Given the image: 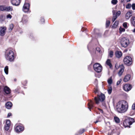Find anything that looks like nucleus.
Masks as SVG:
<instances>
[{
    "mask_svg": "<svg viewBox=\"0 0 135 135\" xmlns=\"http://www.w3.org/2000/svg\"><path fill=\"white\" fill-rule=\"evenodd\" d=\"M128 107V104L126 101L124 100H121L117 103L116 109L119 113H124L127 111Z\"/></svg>",
    "mask_w": 135,
    "mask_h": 135,
    "instance_id": "f257e3e1",
    "label": "nucleus"
},
{
    "mask_svg": "<svg viewBox=\"0 0 135 135\" xmlns=\"http://www.w3.org/2000/svg\"><path fill=\"white\" fill-rule=\"evenodd\" d=\"M6 59L10 61H13L14 59V54L12 50L10 49L7 50L5 53Z\"/></svg>",
    "mask_w": 135,
    "mask_h": 135,
    "instance_id": "f03ea898",
    "label": "nucleus"
},
{
    "mask_svg": "<svg viewBox=\"0 0 135 135\" xmlns=\"http://www.w3.org/2000/svg\"><path fill=\"white\" fill-rule=\"evenodd\" d=\"M133 120L134 119L133 118H127L124 121L123 124L124 127H130V126L134 122Z\"/></svg>",
    "mask_w": 135,
    "mask_h": 135,
    "instance_id": "7ed1b4c3",
    "label": "nucleus"
},
{
    "mask_svg": "<svg viewBox=\"0 0 135 135\" xmlns=\"http://www.w3.org/2000/svg\"><path fill=\"white\" fill-rule=\"evenodd\" d=\"M105 99V96L104 94H101L100 95H98L97 97H95L94 99L97 104L99 103V101L103 102Z\"/></svg>",
    "mask_w": 135,
    "mask_h": 135,
    "instance_id": "20e7f679",
    "label": "nucleus"
},
{
    "mask_svg": "<svg viewBox=\"0 0 135 135\" xmlns=\"http://www.w3.org/2000/svg\"><path fill=\"white\" fill-rule=\"evenodd\" d=\"M120 43L122 47H126L128 46L129 42L128 39L125 37H123L121 39Z\"/></svg>",
    "mask_w": 135,
    "mask_h": 135,
    "instance_id": "39448f33",
    "label": "nucleus"
},
{
    "mask_svg": "<svg viewBox=\"0 0 135 135\" xmlns=\"http://www.w3.org/2000/svg\"><path fill=\"white\" fill-rule=\"evenodd\" d=\"M93 68L94 70L97 72H100L102 69V66L99 63H96L94 64Z\"/></svg>",
    "mask_w": 135,
    "mask_h": 135,
    "instance_id": "423d86ee",
    "label": "nucleus"
},
{
    "mask_svg": "<svg viewBox=\"0 0 135 135\" xmlns=\"http://www.w3.org/2000/svg\"><path fill=\"white\" fill-rule=\"evenodd\" d=\"M124 62L125 64L129 66L132 64V59L131 57L127 56L124 59Z\"/></svg>",
    "mask_w": 135,
    "mask_h": 135,
    "instance_id": "0eeeda50",
    "label": "nucleus"
},
{
    "mask_svg": "<svg viewBox=\"0 0 135 135\" xmlns=\"http://www.w3.org/2000/svg\"><path fill=\"white\" fill-rule=\"evenodd\" d=\"M7 28L6 27H0V35L1 36H4L6 33Z\"/></svg>",
    "mask_w": 135,
    "mask_h": 135,
    "instance_id": "6e6552de",
    "label": "nucleus"
},
{
    "mask_svg": "<svg viewBox=\"0 0 135 135\" xmlns=\"http://www.w3.org/2000/svg\"><path fill=\"white\" fill-rule=\"evenodd\" d=\"M30 7V4L28 3L24 4L23 8V11L25 12H28V11Z\"/></svg>",
    "mask_w": 135,
    "mask_h": 135,
    "instance_id": "1a4fd4ad",
    "label": "nucleus"
},
{
    "mask_svg": "<svg viewBox=\"0 0 135 135\" xmlns=\"http://www.w3.org/2000/svg\"><path fill=\"white\" fill-rule=\"evenodd\" d=\"M132 87V86L131 85L128 84H127L124 85L123 88L125 91H127L130 90Z\"/></svg>",
    "mask_w": 135,
    "mask_h": 135,
    "instance_id": "9d476101",
    "label": "nucleus"
},
{
    "mask_svg": "<svg viewBox=\"0 0 135 135\" xmlns=\"http://www.w3.org/2000/svg\"><path fill=\"white\" fill-rule=\"evenodd\" d=\"M132 15V11H129L126 14L125 18L127 20L129 19V18Z\"/></svg>",
    "mask_w": 135,
    "mask_h": 135,
    "instance_id": "9b49d317",
    "label": "nucleus"
},
{
    "mask_svg": "<svg viewBox=\"0 0 135 135\" xmlns=\"http://www.w3.org/2000/svg\"><path fill=\"white\" fill-rule=\"evenodd\" d=\"M20 3V0H12L11 1V3L14 5L18 6Z\"/></svg>",
    "mask_w": 135,
    "mask_h": 135,
    "instance_id": "f8f14e48",
    "label": "nucleus"
},
{
    "mask_svg": "<svg viewBox=\"0 0 135 135\" xmlns=\"http://www.w3.org/2000/svg\"><path fill=\"white\" fill-rule=\"evenodd\" d=\"M23 129V127L20 126H17L15 128V130L17 132L22 131Z\"/></svg>",
    "mask_w": 135,
    "mask_h": 135,
    "instance_id": "ddd939ff",
    "label": "nucleus"
},
{
    "mask_svg": "<svg viewBox=\"0 0 135 135\" xmlns=\"http://www.w3.org/2000/svg\"><path fill=\"white\" fill-rule=\"evenodd\" d=\"M4 91L5 93L7 94H9L11 92V90L7 86L4 87Z\"/></svg>",
    "mask_w": 135,
    "mask_h": 135,
    "instance_id": "4468645a",
    "label": "nucleus"
},
{
    "mask_svg": "<svg viewBox=\"0 0 135 135\" xmlns=\"http://www.w3.org/2000/svg\"><path fill=\"white\" fill-rule=\"evenodd\" d=\"M130 75L128 74L126 75L123 79V80L125 82H126L128 81L131 78Z\"/></svg>",
    "mask_w": 135,
    "mask_h": 135,
    "instance_id": "2eb2a0df",
    "label": "nucleus"
},
{
    "mask_svg": "<svg viewBox=\"0 0 135 135\" xmlns=\"http://www.w3.org/2000/svg\"><path fill=\"white\" fill-rule=\"evenodd\" d=\"M13 10L12 7L11 6H4V11H11Z\"/></svg>",
    "mask_w": 135,
    "mask_h": 135,
    "instance_id": "dca6fc26",
    "label": "nucleus"
},
{
    "mask_svg": "<svg viewBox=\"0 0 135 135\" xmlns=\"http://www.w3.org/2000/svg\"><path fill=\"white\" fill-rule=\"evenodd\" d=\"M115 54L116 57L119 58L121 56L122 53L120 51H117L115 52Z\"/></svg>",
    "mask_w": 135,
    "mask_h": 135,
    "instance_id": "f3484780",
    "label": "nucleus"
},
{
    "mask_svg": "<svg viewBox=\"0 0 135 135\" xmlns=\"http://www.w3.org/2000/svg\"><path fill=\"white\" fill-rule=\"evenodd\" d=\"M12 105V103L10 102H7L6 104V108L8 109H10Z\"/></svg>",
    "mask_w": 135,
    "mask_h": 135,
    "instance_id": "a211bd4d",
    "label": "nucleus"
},
{
    "mask_svg": "<svg viewBox=\"0 0 135 135\" xmlns=\"http://www.w3.org/2000/svg\"><path fill=\"white\" fill-rule=\"evenodd\" d=\"M122 68H120L118 72V74L119 76H121L124 71V67L122 65Z\"/></svg>",
    "mask_w": 135,
    "mask_h": 135,
    "instance_id": "6ab92c4d",
    "label": "nucleus"
},
{
    "mask_svg": "<svg viewBox=\"0 0 135 135\" xmlns=\"http://www.w3.org/2000/svg\"><path fill=\"white\" fill-rule=\"evenodd\" d=\"M132 24L135 26V17H132L131 19Z\"/></svg>",
    "mask_w": 135,
    "mask_h": 135,
    "instance_id": "aec40b11",
    "label": "nucleus"
},
{
    "mask_svg": "<svg viewBox=\"0 0 135 135\" xmlns=\"http://www.w3.org/2000/svg\"><path fill=\"white\" fill-rule=\"evenodd\" d=\"M106 63L107 65L109 66L111 68L112 66V65L110 62V59H108L106 61Z\"/></svg>",
    "mask_w": 135,
    "mask_h": 135,
    "instance_id": "412c9836",
    "label": "nucleus"
},
{
    "mask_svg": "<svg viewBox=\"0 0 135 135\" xmlns=\"http://www.w3.org/2000/svg\"><path fill=\"white\" fill-rule=\"evenodd\" d=\"M8 66H6L4 68V71L5 73L6 74H8Z\"/></svg>",
    "mask_w": 135,
    "mask_h": 135,
    "instance_id": "4be33fe9",
    "label": "nucleus"
},
{
    "mask_svg": "<svg viewBox=\"0 0 135 135\" xmlns=\"http://www.w3.org/2000/svg\"><path fill=\"white\" fill-rule=\"evenodd\" d=\"M13 25L12 24H11L9 25L8 30L11 31L13 29Z\"/></svg>",
    "mask_w": 135,
    "mask_h": 135,
    "instance_id": "5701e85b",
    "label": "nucleus"
},
{
    "mask_svg": "<svg viewBox=\"0 0 135 135\" xmlns=\"http://www.w3.org/2000/svg\"><path fill=\"white\" fill-rule=\"evenodd\" d=\"M114 119L115 122L119 123L120 122V119L119 118L117 117H115Z\"/></svg>",
    "mask_w": 135,
    "mask_h": 135,
    "instance_id": "b1692460",
    "label": "nucleus"
},
{
    "mask_svg": "<svg viewBox=\"0 0 135 135\" xmlns=\"http://www.w3.org/2000/svg\"><path fill=\"white\" fill-rule=\"evenodd\" d=\"M112 91V87H109L108 89V93L110 94H111Z\"/></svg>",
    "mask_w": 135,
    "mask_h": 135,
    "instance_id": "393cba45",
    "label": "nucleus"
},
{
    "mask_svg": "<svg viewBox=\"0 0 135 135\" xmlns=\"http://www.w3.org/2000/svg\"><path fill=\"white\" fill-rule=\"evenodd\" d=\"M117 16L116 15H113V17L112 19V21L114 22L117 18Z\"/></svg>",
    "mask_w": 135,
    "mask_h": 135,
    "instance_id": "a878e982",
    "label": "nucleus"
},
{
    "mask_svg": "<svg viewBox=\"0 0 135 135\" xmlns=\"http://www.w3.org/2000/svg\"><path fill=\"white\" fill-rule=\"evenodd\" d=\"M4 11V6H0V11Z\"/></svg>",
    "mask_w": 135,
    "mask_h": 135,
    "instance_id": "bb28decb",
    "label": "nucleus"
},
{
    "mask_svg": "<svg viewBox=\"0 0 135 135\" xmlns=\"http://www.w3.org/2000/svg\"><path fill=\"white\" fill-rule=\"evenodd\" d=\"M118 24V22L116 21L114 23V24L113 25V27L116 28Z\"/></svg>",
    "mask_w": 135,
    "mask_h": 135,
    "instance_id": "cd10ccee",
    "label": "nucleus"
},
{
    "mask_svg": "<svg viewBox=\"0 0 135 135\" xmlns=\"http://www.w3.org/2000/svg\"><path fill=\"white\" fill-rule=\"evenodd\" d=\"M108 82L109 84H111L112 83V78H111L108 80Z\"/></svg>",
    "mask_w": 135,
    "mask_h": 135,
    "instance_id": "c85d7f7f",
    "label": "nucleus"
},
{
    "mask_svg": "<svg viewBox=\"0 0 135 135\" xmlns=\"http://www.w3.org/2000/svg\"><path fill=\"white\" fill-rule=\"evenodd\" d=\"M118 1L117 0H112L111 3L113 4H115L117 3Z\"/></svg>",
    "mask_w": 135,
    "mask_h": 135,
    "instance_id": "c756f323",
    "label": "nucleus"
},
{
    "mask_svg": "<svg viewBox=\"0 0 135 135\" xmlns=\"http://www.w3.org/2000/svg\"><path fill=\"white\" fill-rule=\"evenodd\" d=\"M6 125L10 126V121L9 120H7L6 122Z\"/></svg>",
    "mask_w": 135,
    "mask_h": 135,
    "instance_id": "7c9ffc66",
    "label": "nucleus"
},
{
    "mask_svg": "<svg viewBox=\"0 0 135 135\" xmlns=\"http://www.w3.org/2000/svg\"><path fill=\"white\" fill-rule=\"evenodd\" d=\"M119 30L120 33H121L122 32H124L125 31V29L124 28H122L120 27Z\"/></svg>",
    "mask_w": 135,
    "mask_h": 135,
    "instance_id": "2f4dec72",
    "label": "nucleus"
},
{
    "mask_svg": "<svg viewBox=\"0 0 135 135\" xmlns=\"http://www.w3.org/2000/svg\"><path fill=\"white\" fill-rule=\"evenodd\" d=\"M110 22L109 20H107L106 22V25L107 27H108L109 25Z\"/></svg>",
    "mask_w": 135,
    "mask_h": 135,
    "instance_id": "473e14b6",
    "label": "nucleus"
},
{
    "mask_svg": "<svg viewBox=\"0 0 135 135\" xmlns=\"http://www.w3.org/2000/svg\"><path fill=\"white\" fill-rule=\"evenodd\" d=\"M12 17V16L10 14H9L7 15L6 16V18L7 19H11Z\"/></svg>",
    "mask_w": 135,
    "mask_h": 135,
    "instance_id": "72a5a7b5",
    "label": "nucleus"
},
{
    "mask_svg": "<svg viewBox=\"0 0 135 135\" xmlns=\"http://www.w3.org/2000/svg\"><path fill=\"white\" fill-rule=\"evenodd\" d=\"M113 52L112 51H111L109 52V56L110 57H112L113 55Z\"/></svg>",
    "mask_w": 135,
    "mask_h": 135,
    "instance_id": "f704fd0d",
    "label": "nucleus"
},
{
    "mask_svg": "<svg viewBox=\"0 0 135 135\" xmlns=\"http://www.w3.org/2000/svg\"><path fill=\"white\" fill-rule=\"evenodd\" d=\"M131 6V4H128L126 5V8H127L129 9L130 8Z\"/></svg>",
    "mask_w": 135,
    "mask_h": 135,
    "instance_id": "c9c22d12",
    "label": "nucleus"
},
{
    "mask_svg": "<svg viewBox=\"0 0 135 135\" xmlns=\"http://www.w3.org/2000/svg\"><path fill=\"white\" fill-rule=\"evenodd\" d=\"M123 26L125 28H127V22H124L123 24Z\"/></svg>",
    "mask_w": 135,
    "mask_h": 135,
    "instance_id": "e433bc0d",
    "label": "nucleus"
},
{
    "mask_svg": "<svg viewBox=\"0 0 135 135\" xmlns=\"http://www.w3.org/2000/svg\"><path fill=\"white\" fill-rule=\"evenodd\" d=\"M10 126H8L6 125L5 126V129L6 131H8L9 129Z\"/></svg>",
    "mask_w": 135,
    "mask_h": 135,
    "instance_id": "4c0bfd02",
    "label": "nucleus"
},
{
    "mask_svg": "<svg viewBox=\"0 0 135 135\" xmlns=\"http://www.w3.org/2000/svg\"><path fill=\"white\" fill-rule=\"evenodd\" d=\"M89 108H91L93 107V103L91 102V103L90 104H89Z\"/></svg>",
    "mask_w": 135,
    "mask_h": 135,
    "instance_id": "58836bf2",
    "label": "nucleus"
},
{
    "mask_svg": "<svg viewBox=\"0 0 135 135\" xmlns=\"http://www.w3.org/2000/svg\"><path fill=\"white\" fill-rule=\"evenodd\" d=\"M122 81V79H120L118 81L117 83V85H119V84Z\"/></svg>",
    "mask_w": 135,
    "mask_h": 135,
    "instance_id": "ea45409f",
    "label": "nucleus"
},
{
    "mask_svg": "<svg viewBox=\"0 0 135 135\" xmlns=\"http://www.w3.org/2000/svg\"><path fill=\"white\" fill-rule=\"evenodd\" d=\"M132 109H135V103L133 104L132 106Z\"/></svg>",
    "mask_w": 135,
    "mask_h": 135,
    "instance_id": "a19ab883",
    "label": "nucleus"
},
{
    "mask_svg": "<svg viewBox=\"0 0 135 135\" xmlns=\"http://www.w3.org/2000/svg\"><path fill=\"white\" fill-rule=\"evenodd\" d=\"M132 9L133 10L135 9V4H133L132 6Z\"/></svg>",
    "mask_w": 135,
    "mask_h": 135,
    "instance_id": "79ce46f5",
    "label": "nucleus"
},
{
    "mask_svg": "<svg viewBox=\"0 0 135 135\" xmlns=\"http://www.w3.org/2000/svg\"><path fill=\"white\" fill-rule=\"evenodd\" d=\"M121 12L120 11H118L116 13V14L117 16V15L119 16Z\"/></svg>",
    "mask_w": 135,
    "mask_h": 135,
    "instance_id": "37998d69",
    "label": "nucleus"
},
{
    "mask_svg": "<svg viewBox=\"0 0 135 135\" xmlns=\"http://www.w3.org/2000/svg\"><path fill=\"white\" fill-rule=\"evenodd\" d=\"M12 115V114L11 113H9L8 114L7 117H9L10 116H11Z\"/></svg>",
    "mask_w": 135,
    "mask_h": 135,
    "instance_id": "c03bdc74",
    "label": "nucleus"
},
{
    "mask_svg": "<svg viewBox=\"0 0 135 135\" xmlns=\"http://www.w3.org/2000/svg\"><path fill=\"white\" fill-rule=\"evenodd\" d=\"M112 12L113 15H116L115 14V10H113Z\"/></svg>",
    "mask_w": 135,
    "mask_h": 135,
    "instance_id": "a18cd8bd",
    "label": "nucleus"
},
{
    "mask_svg": "<svg viewBox=\"0 0 135 135\" xmlns=\"http://www.w3.org/2000/svg\"><path fill=\"white\" fill-rule=\"evenodd\" d=\"M41 21L42 22V23L44 22V18H42V19H41Z\"/></svg>",
    "mask_w": 135,
    "mask_h": 135,
    "instance_id": "49530a36",
    "label": "nucleus"
},
{
    "mask_svg": "<svg viewBox=\"0 0 135 135\" xmlns=\"http://www.w3.org/2000/svg\"><path fill=\"white\" fill-rule=\"evenodd\" d=\"M99 109L100 111V112H101V113H102L103 112V111L102 109Z\"/></svg>",
    "mask_w": 135,
    "mask_h": 135,
    "instance_id": "de8ad7c7",
    "label": "nucleus"
},
{
    "mask_svg": "<svg viewBox=\"0 0 135 135\" xmlns=\"http://www.w3.org/2000/svg\"><path fill=\"white\" fill-rule=\"evenodd\" d=\"M112 133H109L108 134V135H112Z\"/></svg>",
    "mask_w": 135,
    "mask_h": 135,
    "instance_id": "09e8293b",
    "label": "nucleus"
},
{
    "mask_svg": "<svg viewBox=\"0 0 135 135\" xmlns=\"http://www.w3.org/2000/svg\"><path fill=\"white\" fill-rule=\"evenodd\" d=\"M99 122L98 120H96L95 122V123H96L98 122Z\"/></svg>",
    "mask_w": 135,
    "mask_h": 135,
    "instance_id": "8fccbe9b",
    "label": "nucleus"
},
{
    "mask_svg": "<svg viewBox=\"0 0 135 135\" xmlns=\"http://www.w3.org/2000/svg\"><path fill=\"white\" fill-rule=\"evenodd\" d=\"M133 32H135V28L134 29L133 31Z\"/></svg>",
    "mask_w": 135,
    "mask_h": 135,
    "instance_id": "3c124183",
    "label": "nucleus"
},
{
    "mask_svg": "<svg viewBox=\"0 0 135 135\" xmlns=\"http://www.w3.org/2000/svg\"><path fill=\"white\" fill-rule=\"evenodd\" d=\"M84 132V131L83 130V131H82V132L81 133H80V134H82V133H83Z\"/></svg>",
    "mask_w": 135,
    "mask_h": 135,
    "instance_id": "603ef678",
    "label": "nucleus"
},
{
    "mask_svg": "<svg viewBox=\"0 0 135 135\" xmlns=\"http://www.w3.org/2000/svg\"><path fill=\"white\" fill-rule=\"evenodd\" d=\"M14 81H16V79H14Z\"/></svg>",
    "mask_w": 135,
    "mask_h": 135,
    "instance_id": "864d4df0",
    "label": "nucleus"
},
{
    "mask_svg": "<svg viewBox=\"0 0 135 135\" xmlns=\"http://www.w3.org/2000/svg\"><path fill=\"white\" fill-rule=\"evenodd\" d=\"M130 1V0H127V1L128 2L129 1Z\"/></svg>",
    "mask_w": 135,
    "mask_h": 135,
    "instance_id": "5fc2aeb1",
    "label": "nucleus"
},
{
    "mask_svg": "<svg viewBox=\"0 0 135 135\" xmlns=\"http://www.w3.org/2000/svg\"><path fill=\"white\" fill-rule=\"evenodd\" d=\"M99 49V48H97L96 49H97V50H97V49Z\"/></svg>",
    "mask_w": 135,
    "mask_h": 135,
    "instance_id": "6e6d98bb",
    "label": "nucleus"
},
{
    "mask_svg": "<svg viewBox=\"0 0 135 135\" xmlns=\"http://www.w3.org/2000/svg\"><path fill=\"white\" fill-rule=\"evenodd\" d=\"M123 0H122V1H121L122 2H123Z\"/></svg>",
    "mask_w": 135,
    "mask_h": 135,
    "instance_id": "4d7b16f0",
    "label": "nucleus"
},
{
    "mask_svg": "<svg viewBox=\"0 0 135 135\" xmlns=\"http://www.w3.org/2000/svg\"><path fill=\"white\" fill-rule=\"evenodd\" d=\"M97 92V91H95V92L96 93Z\"/></svg>",
    "mask_w": 135,
    "mask_h": 135,
    "instance_id": "13d9d810",
    "label": "nucleus"
},
{
    "mask_svg": "<svg viewBox=\"0 0 135 135\" xmlns=\"http://www.w3.org/2000/svg\"><path fill=\"white\" fill-rule=\"evenodd\" d=\"M116 65H115V67H117V66H116Z\"/></svg>",
    "mask_w": 135,
    "mask_h": 135,
    "instance_id": "bf43d9fd",
    "label": "nucleus"
},
{
    "mask_svg": "<svg viewBox=\"0 0 135 135\" xmlns=\"http://www.w3.org/2000/svg\"><path fill=\"white\" fill-rule=\"evenodd\" d=\"M116 65H115V67H117V66H116Z\"/></svg>",
    "mask_w": 135,
    "mask_h": 135,
    "instance_id": "052dcab7",
    "label": "nucleus"
},
{
    "mask_svg": "<svg viewBox=\"0 0 135 135\" xmlns=\"http://www.w3.org/2000/svg\"><path fill=\"white\" fill-rule=\"evenodd\" d=\"M116 69H117V67H116Z\"/></svg>",
    "mask_w": 135,
    "mask_h": 135,
    "instance_id": "680f3d73",
    "label": "nucleus"
},
{
    "mask_svg": "<svg viewBox=\"0 0 135 135\" xmlns=\"http://www.w3.org/2000/svg\"><path fill=\"white\" fill-rule=\"evenodd\" d=\"M116 69H117V67H116Z\"/></svg>",
    "mask_w": 135,
    "mask_h": 135,
    "instance_id": "e2e57ef3",
    "label": "nucleus"
}]
</instances>
